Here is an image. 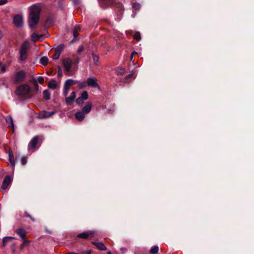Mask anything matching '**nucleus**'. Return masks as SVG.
<instances>
[{"mask_svg":"<svg viewBox=\"0 0 254 254\" xmlns=\"http://www.w3.org/2000/svg\"><path fill=\"white\" fill-rule=\"evenodd\" d=\"M87 86V82H83L79 84L78 87L79 88H83Z\"/></svg>","mask_w":254,"mask_h":254,"instance_id":"37","label":"nucleus"},{"mask_svg":"<svg viewBox=\"0 0 254 254\" xmlns=\"http://www.w3.org/2000/svg\"><path fill=\"white\" fill-rule=\"evenodd\" d=\"M75 97H76L75 92H71L69 97H67V96H66L65 97L66 104L68 105H71L73 103Z\"/></svg>","mask_w":254,"mask_h":254,"instance_id":"10","label":"nucleus"},{"mask_svg":"<svg viewBox=\"0 0 254 254\" xmlns=\"http://www.w3.org/2000/svg\"><path fill=\"white\" fill-rule=\"evenodd\" d=\"M0 70L2 72H4L6 71V68L4 65H1V64H0Z\"/></svg>","mask_w":254,"mask_h":254,"instance_id":"41","label":"nucleus"},{"mask_svg":"<svg viewBox=\"0 0 254 254\" xmlns=\"http://www.w3.org/2000/svg\"><path fill=\"white\" fill-rule=\"evenodd\" d=\"M29 241L27 240H24L23 243L20 245V249L22 250V248L24 246H28L29 244Z\"/></svg>","mask_w":254,"mask_h":254,"instance_id":"33","label":"nucleus"},{"mask_svg":"<svg viewBox=\"0 0 254 254\" xmlns=\"http://www.w3.org/2000/svg\"><path fill=\"white\" fill-rule=\"evenodd\" d=\"M34 80L36 84H37V82L40 83H43L44 82V78L43 77L40 76L37 78V80L35 78H34Z\"/></svg>","mask_w":254,"mask_h":254,"instance_id":"32","label":"nucleus"},{"mask_svg":"<svg viewBox=\"0 0 254 254\" xmlns=\"http://www.w3.org/2000/svg\"><path fill=\"white\" fill-rule=\"evenodd\" d=\"M38 141V136H34L31 140L30 141L28 144L29 149H34L36 147V145L37 144Z\"/></svg>","mask_w":254,"mask_h":254,"instance_id":"12","label":"nucleus"},{"mask_svg":"<svg viewBox=\"0 0 254 254\" xmlns=\"http://www.w3.org/2000/svg\"><path fill=\"white\" fill-rule=\"evenodd\" d=\"M159 248L157 246H152L150 250V253L151 254H157L158 252Z\"/></svg>","mask_w":254,"mask_h":254,"instance_id":"22","label":"nucleus"},{"mask_svg":"<svg viewBox=\"0 0 254 254\" xmlns=\"http://www.w3.org/2000/svg\"><path fill=\"white\" fill-rule=\"evenodd\" d=\"M95 234V231H89L86 232H83L82 233H80L77 235V237L81 239H85L89 237H92L94 236Z\"/></svg>","mask_w":254,"mask_h":254,"instance_id":"7","label":"nucleus"},{"mask_svg":"<svg viewBox=\"0 0 254 254\" xmlns=\"http://www.w3.org/2000/svg\"><path fill=\"white\" fill-rule=\"evenodd\" d=\"M25 76V73L23 71H19L15 74L13 78V81L17 83L21 82L24 80Z\"/></svg>","mask_w":254,"mask_h":254,"instance_id":"4","label":"nucleus"},{"mask_svg":"<svg viewBox=\"0 0 254 254\" xmlns=\"http://www.w3.org/2000/svg\"><path fill=\"white\" fill-rule=\"evenodd\" d=\"M80 26L78 25H76L75 26L73 30V36L75 38H76L79 34L78 33V30L79 29Z\"/></svg>","mask_w":254,"mask_h":254,"instance_id":"25","label":"nucleus"},{"mask_svg":"<svg viewBox=\"0 0 254 254\" xmlns=\"http://www.w3.org/2000/svg\"><path fill=\"white\" fill-rule=\"evenodd\" d=\"M80 97L84 101L86 100L88 98V94L87 92L86 91H83Z\"/></svg>","mask_w":254,"mask_h":254,"instance_id":"29","label":"nucleus"},{"mask_svg":"<svg viewBox=\"0 0 254 254\" xmlns=\"http://www.w3.org/2000/svg\"><path fill=\"white\" fill-rule=\"evenodd\" d=\"M11 182V178L9 176H6L3 181L1 188L3 190L6 189L8 186L10 184Z\"/></svg>","mask_w":254,"mask_h":254,"instance_id":"11","label":"nucleus"},{"mask_svg":"<svg viewBox=\"0 0 254 254\" xmlns=\"http://www.w3.org/2000/svg\"><path fill=\"white\" fill-rule=\"evenodd\" d=\"M63 48L64 46L62 45H60L56 48L55 51V54L52 57L54 60H57L59 58Z\"/></svg>","mask_w":254,"mask_h":254,"instance_id":"9","label":"nucleus"},{"mask_svg":"<svg viewBox=\"0 0 254 254\" xmlns=\"http://www.w3.org/2000/svg\"><path fill=\"white\" fill-rule=\"evenodd\" d=\"M28 48V43L24 42L20 48L19 51V60L21 61H25L27 57V50Z\"/></svg>","mask_w":254,"mask_h":254,"instance_id":"3","label":"nucleus"},{"mask_svg":"<svg viewBox=\"0 0 254 254\" xmlns=\"http://www.w3.org/2000/svg\"><path fill=\"white\" fill-rule=\"evenodd\" d=\"M92 105L91 102H88L83 108L82 112L84 114L89 113L91 110Z\"/></svg>","mask_w":254,"mask_h":254,"instance_id":"14","label":"nucleus"},{"mask_svg":"<svg viewBox=\"0 0 254 254\" xmlns=\"http://www.w3.org/2000/svg\"><path fill=\"white\" fill-rule=\"evenodd\" d=\"M93 244H94L99 250L101 251H105L107 249L105 245L102 242H93Z\"/></svg>","mask_w":254,"mask_h":254,"instance_id":"15","label":"nucleus"},{"mask_svg":"<svg viewBox=\"0 0 254 254\" xmlns=\"http://www.w3.org/2000/svg\"><path fill=\"white\" fill-rule=\"evenodd\" d=\"M30 91V87L27 84H22L17 87L15 93L19 97H27L29 96Z\"/></svg>","mask_w":254,"mask_h":254,"instance_id":"2","label":"nucleus"},{"mask_svg":"<svg viewBox=\"0 0 254 254\" xmlns=\"http://www.w3.org/2000/svg\"><path fill=\"white\" fill-rule=\"evenodd\" d=\"M62 74H63V73H62L61 70H59L58 71V76L61 77L62 76Z\"/></svg>","mask_w":254,"mask_h":254,"instance_id":"44","label":"nucleus"},{"mask_svg":"<svg viewBox=\"0 0 254 254\" xmlns=\"http://www.w3.org/2000/svg\"><path fill=\"white\" fill-rule=\"evenodd\" d=\"M48 86L49 88L56 89L57 87L56 81L54 79H51L48 83Z\"/></svg>","mask_w":254,"mask_h":254,"instance_id":"17","label":"nucleus"},{"mask_svg":"<svg viewBox=\"0 0 254 254\" xmlns=\"http://www.w3.org/2000/svg\"><path fill=\"white\" fill-rule=\"evenodd\" d=\"M84 50V46L83 45H80L79 48L77 49V52L78 54L81 53L82 52H83Z\"/></svg>","mask_w":254,"mask_h":254,"instance_id":"40","label":"nucleus"},{"mask_svg":"<svg viewBox=\"0 0 254 254\" xmlns=\"http://www.w3.org/2000/svg\"><path fill=\"white\" fill-rule=\"evenodd\" d=\"M117 72L118 74L122 75L125 73V70L122 68H118L117 70Z\"/></svg>","mask_w":254,"mask_h":254,"instance_id":"36","label":"nucleus"},{"mask_svg":"<svg viewBox=\"0 0 254 254\" xmlns=\"http://www.w3.org/2000/svg\"><path fill=\"white\" fill-rule=\"evenodd\" d=\"M40 9L39 6L33 5L29 14L28 23L31 28H33L38 23Z\"/></svg>","mask_w":254,"mask_h":254,"instance_id":"1","label":"nucleus"},{"mask_svg":"<svg viewBox=\"0 0 254 254\" xmlns=\"http://www.w3.org/2000/svg\"><path fill=\"white\" fill-rule=\"evenodd\" d=\"M75 41L74 39H73V40L71 41V42H70V43H74Z\"/></svg>","mask_w":254,"mask_h":254,"instance_id":"48","label":"nucleus"},{"mask_svg":"<svg viewBox=\"0 0 254 254\" xmlns=\"http://www.w3.org/2000/svg\"><path fill=\"white\" fill-rule=\"evenodd\" d=\"M72 63V60L69 58L64 59L63 64L66 71L68 72L70 70Z\"/></svg>","mask_w":254,"mask_h":254,"instance_id":"8","label":"nucleus"},{"mask_svg":"<svg viewBox=\"0 0 254 254\" xmlns=\"http://www.w3.org/2000/svg\"><path fill=\"white\" fill-rule=\"evenodd\" d=\"M56 112H54V111L47 112L46 111H43L39 114V115L38 116V118L39 119H41L48 118L51 117Z\"/></svg>","mask_w":254,"mask_h":254,"instance_id":"6","label":"nucleus"},{"mask_svg":"<svg viewBox=\"0 0 254 254\" xmlns=\"http://www.w3.org/2000/svg\"><path fill=\"white\" fill-rule=\"evenodd\" d=\"M2 33L1 32V31H0V39L2 37Z\"/></svg>","mask_w":254,"mask_h":254,"instance_id":"46","label":"nucleus"},{"mask_svg":"<svg viewBox=\"0 0 254 254\" xmlns=\"http://www.w3.org/2000/svg\"><path fill=\"white\" fill-rule=\"evenodd\" d=\"M84 100L83 99H82L80 97H79L76 99L77 104H78V105H82L84 103Z\"/></svg>","mask_w":254,"mask_h":254,"instance_id":"35","label":"nucleus"},{"mask_svg":"<svg viewBox=\"0 0 254 254\" xmlns=\"http://www.w3.org/2000/svg\"><path fill=\"white\" fill-rule=\"evenodd\" d=\"M69 89V88L66 87L64 86V92H63V95L65 97V98L67 96L68 90Z\"/></svg>","mask_w":254,"mask_h":254,"instance_id":"34","label":"nucleus"},{"mask_svg":"<svg viewBox=\"0 0 254 254\" xmlns=\"http://www.w3.org/2000/svg\"><path fill=\"white\" fill-rule=\"evenodd\" d=\"M107 254H112L111 252H108L107 253Z\"/></svg>","mask_w":254,"mask_h":254,"instance_id":"49","label":"nucleus"},{"mask_svg":"<svg viewBox=\"0 0 254 254\" xmlns=\"http://www.w3.org/2000/svg\"><path fill=\"white\" fill-rule=\"evenodd\" d=\"M8 155H9V161L10 164L11 165V166L13 167H14L15 165V162L14 161V156H13L12 151H9Z\"/></svg>","mask_w":254,"mask_h":254,"instance_id":"20","label":"nucleus"},{"mask_svg":"<svg viewBox=\"0 0 254 254\" xmlns=\"http://www.w3.org/2000/svg\"><path fill=\"white\" fill-rule=\"evenodd\" d=\"M133 38L137 41H140L141 39L140 34L139 32H136L133 35Z\"/></svg>","mask_w":254,"mask_h":254,"instance_id":"31","label":"nucleus"},{"mask_svg":"<svg viewBox=\"0 0 254 254\" xmlns=\"http://www.w3.org/2000/svg\"><path fill=\"white\" fill-rule=\"evenodd\" d=\"M12 239H14V238L12 237H4L3 239V241H2L3 246L4 247L5 246V245L6 244V243L9 241H10V240H11Z\"/></svg>","mask_w":254,"mask_h":254,"instance_id":"27","label":"nucleus"},{"mask_svg":"<svg viewBox=\"0 0 254 254\" xmlns=\"http://www.w3.org/2000/svg\"><path fill=\"white\" fill-rule=\"evenodd\" d=\"M48 58L46 57H43L41 58L40 60V63L43 65H46L48 63Z\"/></svg>","mask_w":254,"mask_h":254,"instance_id":"23","label":"nucleus"},{"mask_svg":"<svg viewBox=\"0 0 254 254\" xmlns=\"http://www.w3.org/2000/svg\"><path fill=\"white\" fill-rule=\"evenodd\" d=\"M43 96L46 100L50 99V93L48 90H45L43 91Z\"/></svg>","mask_w":254,"mask_h":254,"instance_id":"26","label":"nucleus"},{"mask_svg":"<svg viewBox=\"0 0 254 254\" xmlns=\"http://www.w3.org/2000/svg\"><path fill=\"white\" fill-rule=\"evenodd\" d=\"M7 1V0H0V5L6 4Z\"/></svg>","mask_w":254,"mask_h":254,"instance_id":"42","label":"nucleus"},{"mask_svg":"<svg viewBox=\"0 0 254 254\" xmlns=\"http://www.w3.org/2000/svg\"><path fill=\"white\" fill-rule=\"evenodd\" d=\"M137 54V53L136 52H133L132 53H131V56H130V60H132V59H133V57L134 56V55L135 54Z\"/></svg>","mask_w":254,"mask_h":254,"instance_id":"43","label":"nucleus"},{"mask_svg":"<svg viewBox=\"0 0 254 254\" xmlns=\"http://www.w3.org/2000/svg\"><path fill=\"white\" fill-rule=\"evenodd\" d=\"M140 4L138 3H137V2H135L133 3V8L135 9V10H138L140 8Z\"/></svg>","mask_w":254,"mask_h":254,"instance_id":"38","label":"nucleus"},{"mask_svg":"<svg viewBox=\"0 0 254 254\" xmlns=\"http://www.w3.org/2000/svg\"><path fill=\"white\" fill-rule=\"evenodd\" d=\"M135 77H136V75L134 73L129 74L126 76V81H128V80L131 78L134 79L135 78Z\"/></svg>","mask_w":254,"mask_h":254,"instance_id":"30","label":"nucleus"},{"mask_svg":"<svg viewBox=\"0 0 254 254\" xmlns=\"http://www.w3.org/2000/svg\"><path fill=\"white\" fill-rule=\"evenodd\" d=\"M75 83H76V81H75L73 79H68L65 81L64 86L70 88V86H71L72 85H73Z\"/></svg>","mask_w":254,"mask_h":254,"instance_id":"19","label":"nucleus"},{"mask_svg":"<svg viewBox=\"0 0 254 254\" xmlns=\"http://www.w3.org/2000/svg\"><path fill=\"white\" fill-rule=\"evenodd\" d=\"M84 113L81 112H78L75 114V118L79 121H82L85 118Z\"/></svg>","mask_w":254,"mask_h":254,"instance_id":"16","label":"nucleus"},{"mask_svg":"<svg viewBox=\"0 0 254 254\" xmlns=\"http://www.w3.org/2000/svg\"><path fill=\"white\" fill-rule=\"evenodd\" d=\"M26 216H27V217H28L30 218L31 219H32V218H31V217L30 216V215H29V214H26Z\"/></svg>","mask_w":254,"mask_h":254,"instance_id":"47","label":"nucleus"},{"mask_svg":"<svg viewBox=\"0 0 254 254\" xmlns=\"http://www.w3.org/2000/svg\"><path fill=\"white\" fill-rule=\"evenodd\" d=\"M40 37H41V36H38L36 33H33L31 35V40L35 42V41L38 40Z\"/></svg>","mask_w":254,"mask_h":254,"instance_id":"28","label":"nucleus"},{"mask_svg":"<svg viewBox=\"0 0 254 254\" xmlns=\"http://www.w3.org/2000/svg\"><path fill=\"white\" fill-rule=\"evenodd\" d=\"M87 86H90L94 87L98 86L97 82V79L95 77L89 78L87 80Z\"/></svg>","mask_w":254,"mask_h":254,"instance_id":"13","label":"nucleus"},{"mask_svg":"<svg viewBox=\"0 0 254 254\" xmlns=\"http://www.w3.org/2000/svg\"><path fill=\"white\" fill-rule=\"evenodd\" d=\"M5 121L7 125H8L9 126H10L14 130V125L13 121V119L10 116L7 117L5 118Z\"/></svg>","mask_w":254,"mask_h":254,"instance_id":"18","label":"nucleus"},{"mask_svg":"<svg viewBox=\"0 0 254 254\" xmlns=\"http://www.w3.org/2000/svg\"><path fill=\"white\" fill-rule=\"evenodd\" d=\"M20 162H21V164L22 165H25L27 163V159H26V158L24 157H22L21 158V160H20Z\"/></svg>","mask_w":254,"mask_h":254,"instance_id":"39","label":"nucleus"},{"mask_svg":"<svg viewBox=\"0 0 254 254\" xmlns=\"http://www.w3.org/2000/svg\"><path fill=\"white\" fill-rule=\"evenodd\" d=\"M14 25L17 27H21L23 26V20L21 15L17 14L14 16L13 19Z\"/></svg>","mask_w":254,"mask_h":254,"instance_id":"5","label":"nucleus"},{"mask_svg":"<svg viewBox=\"0 0 254 254\" xmlns=\"http://www.w3.org/2000/svg\"><path fill=\"white\" fill-rule=\"evenodd\" d=\"M85 254H91V252L90 251H86Z\"/></svg>","mask_w":254,"mask_h":254,"instance_id":"45","label":"nucleus"},{"mask_svg":"<svg viewBox=\"0 0 254 254\" xmlns=\"http://www.w3.org/2000/svg\"><path fill=\"white\" fill-rule=\"evenodd\" d=\"M92 56L93 57L94 64H95L96 65H98L99 62V56H96V55H94V54H92Z\"/></svg>","mask_w":254,"mask_h":254,"instance_id":"24","label":"nucleus"},{"mask_svg":"<svg viewBox=\"0 0 254 254\" xmlns=\"http://www.w3.org/2000/svg\"><path fill=\"white\" fill-rule=\"evenodd\" d=\"M17 234L22 239H24L25 237V231L22 228H19L16 230Z\"/></svg>","mask_w":254,"mask_h":254,"instance_id":"21","label":"nucleus"}]
</instances>
